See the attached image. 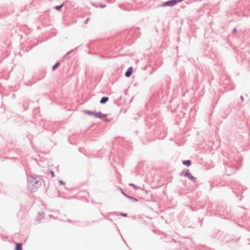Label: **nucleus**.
<instances>
[{"label":"nucleus","mask_w":250,"mask_h":250,"mask_svg":"<svg viewBox=\"0 0 250 250\" xmlns=\"http://www.w3.org/2000/svg\"><path fill=\"white\" fill-rule=\"evenodd\" d=\"M79 47H77L76 48H75L74 49H72L71 50H70L69 51H68L64 56H63V58H65L66 57V56H68L70 53L73 52L74 50H77V48H78Z\"/></svg>","instance_id":"obj_21"},{"label":"nucleus","mask_w":250,"mask_h":250,"mask_svg":"<svg viewBox=\"0 0 250 250\" xmlns=\"http://www.w3.org/2000/svg\"><path fill=\"white\" fill-rule=\"evenodd\" d=\"M120 190H121L122 193L125 197V195H127V194L124 192L122 188H120Z\"/></svg>","instance_id":"obj_30"},{"label":"nucleus","mask_w":250,"mask_h":250,"mask_svg":"<svg viewBox=\"0 0 250 250\" xmlns=\"http://www.w3.org/2000/svg\"><path fill=\"white\" fill-rule=\"evenodd\" d=\"M161 63H160L159 64H155L152 68V70L154 71H156L161 65Z\"/></svg>","instance_id":"obj_18"},{"label":"nucleus","mask_w":250,"mask_h":250,"mask_svg":"<svg viewBox=\"0 0 250 250\" xmlns=\"http://www.w3.org/2000/svg\"><path fill=\"white\" fill-rule=\"evenodd\" d=\"M161 63H160L159 64H155L152 68V70L154 71H156L161 65Z\"/></svg>","instance_id":"obj_17"},{"label":"nucleus","mask_w":250,"mask_h":250,"mask_svg":"<svg viewBox=\"0 0 250 250\" xmlns=\"http://www.w3.org/2000/svg\"><path fill=\"white\" fill-rule=\"evenodd\" d=\"M237 31V29L236 28H233V29L232 30V33H235V32H236Z\"/></svg>","instance_id":"obj_31"},{"label":"nucleus","mask_w":250,"mask_h":250,"mask_svg":"<svg viewBox=\"0 0 250 250\" xmlns=\"http://www.w3.org/2000/svg\"><path fill=\"white\" fill-rule=\"evenodd\" d=\"M215 215H218L222 218L229 219L227 216L231 214V208L227 205L218 204L216 206Z\"/></svg>","instance_id":"obj_2"},{"label":"nucleus","mask_w":250,"mask_h":250,"mask_svg":"<svg viewBox=\"0 0 250 250\" xmlns=\"http://www.w3.org/2000/svg\"><path fill=\"white\" fill-rule=\"evenodd\" d=\"M15 250H22V244L21 243H16Z\"/></svg>","instance_id":"obj_13"},{"label":"nucleus","mask_w":250,"mask_h":250,"mask_svg":"<svg viewBox=\"0 0 250 250\" xmlns=\"http://www.w3.org/2000/svg\"><path fill=\"white\" fill-rule=\"evenodd\" d=\"M79 47H77L76 48H75L74 49H72L71 50H70L69 51H68L64 56H63V58H65L66 57V56H68L70 53L73 52L74 50H77V48H78Z\"/></svg>","instance_id":"obj_22"},{"label":"nucleus","mask_w":250,"mask_h":250,"mask_svg":"<svg viewBox=\"0 0 250 250\" xmlns=\"http://www.w3.org/2000/svg\"><path fill=\"white\" fill-rule=\"evenodd\" d=\"M154 71L153 70H152H152H151V71L149 72V74H150V75H151V74L153 73V72H154Z\"/></svg>","instance_id":"obj_34"},{"label":"nucleus","mask_w":250,"mask_h":250,"mask_svg":"<svg viewBox=\"0 0 250 250\" xmlns=\"http://www.w3.org/2000/svg\"><path fill=\"white\" fill-rule=\"evenodd\" d=\"M233 192H234V193H235V194H236V196H238V195L236 194V192H235V191H234Z\"/></svg>","instance_id":"obj_36"},{"label":"nucleus","mask_w":250,"mask_h":250,"mask_svg":"<svg viewBox=\"0 0 250 250\" xmlns=\"http://www.w3.org/2000/svg\"><path fill=\"white\" fill-rule=\"evenodd\" d=\"M125 197L128 198L129 200H130L132 202H135L138 201V199L136 198L129 196L128 195H125Z\"/></svg>","instance_id":"obj_12"},{"label":"nucleus","mask_w":250,"mask_h":250,"mask_svg":"<svg viewBox=\"0 0 250 250\" xmlns=\"http://www.w3.org/2000/svg\"><path fill=\"white\" fill-rule=\"evenodd\" d=\"M102 120H103L105 122H106V123L109 122L111 120V119H108L106 117H104V118L102 119Z\"/></svg>","instance_id":"obj_25"},{"label":"nucleus","mask_w":250,"mask_h":250,"mask_svg":"<svg viewBox=\"0 0 250 250\" xmlns=\"http://www.w3.org/2000/svg\"><path fill=\"white\" fill-rule=\"evenodd\" d=\"M60 62H57L52 66V70L54 71L55 69H56L60 65Z\"/></svg>","instance_id":"obj_14"},{"label":"nucleus","mask_w":250,"mask_h":250,"mask_svg":"<svg viewBox=\"0 0 250 250\" xmlns=\"http://www.w3.org/2000/svg\"><path fill=\"white\" fill-rule=\"evenodd\" d=\"M59 183L61 185H65V183L63 181H62V180H60L59 181Z\"/></svg>","instance_id":"obj_27"},{"label":"nucleus","mask_w":250,"mask_h":250,"mask_svg":"<svg viewBox=\"0 0 250 250\" xmlns=\"http://www.w3.org/2000/svg\"><path fill=\"white\" fill-rule=\"evenodd\" d=\"M239 200V201H241L242 200V198H240Z\"/></svg>","instance_id":"obj_39"},{"label":"nucleus","mask_w":250,"mask_h":250,"mask_svg":"<svg viewBox=\"0 0 250 250\" xmlns=\"http://www.w3.org/2000/svg\"><path fill=\"white\" fill-rule=\"evenodd\" d=\"M28 102H24L23 103V107L25 109V110H26L28 108Z\"/></svg>","instance_id":"obj_24"},{"label":"nucleus","mask_w":250,"mask_h":250,"mask_svg":"<svg viewBox=\"0 0 250 250\" xmlns=\"http://www.w3.org/2000/svg\"><path fill=\"white\" fill-rule=\"evenodd\" d=\"M161 63H160L159 64H155L152 68V70L154 71H156L161 65Z\"/></svg>","instance_id":"obj_19"},{"label":"nucleus","mask_w":250,"mask_h":250,"mask_svg":"<svg viewBox=\"0 0 250 250\" xmlns=\"http://www.w3.org/2000/svg\"><path fill=\"white\" fill-rule=\"evenodd\" d=\"M178 3L177 0H169L158 5V7L173 6Z\"/></svg>","instance_id":"obj_4"},{"label":"nucleus","mask_w":250,"mask_h":250,"mask_svg":"<svg viewBox=\"0 0 250 250\" xmlns=\"http://www.w3.org/2000/svg\"><path fill=\"white\" fill-rule=\"evenodd\" d=\"M50 173H51V176H52V177H54L55 176V174H54V171H53L51 170V171H50Z\"/></svg>","instance_id":"obj_29"},{"label":"nucleus","mask_w":250,"mask_h":250,"mask_svg":"<svg viewBox=\"0 0 250 250\" xmlns=\"http://www.w3.org/2000/svg\"><path fill=\"white\" fill-rule=\"evenodd\" d=\"M89 18H87V19H86V20L84 21V23L85 24L87 23V21H89Z\"/></svg>","instance_id":"obj_32"},{"label":"nucleus","mask_w":250,"mask_h":250,"mask_svg":"<svg viewBox=\"0 0 250 250\" xmlns=\"http://www.w3.org/2000/svg\"><path fill=\"white\" fill-rule=\"evenodd\" d=\"M91 223L90 222H86L84 223V225H83V226H86L87 225H91Z\"/></svg>","instance_id":"obj_28"},{"label":"nucleus","mask_w":250,"mask_h":250,"mask_svg":"<svg viewBox=\"0 0 250 250\" xmlns=\"http://www.w3.org/2000/svg\"><path fill=\"white\" fill-rule=\"evenodd\" d=\"M107 114H103L101 112H96L95 111V117L99 118L100 119L104 118V117H106Z\"/></svg>","instance_id":"obj_6"},{"label":"nucleus","mask_w":250,"mask_h":250,"mask_svg":"<svg viewBox=\"0 0 250 250\" xmlns=\"http://www.w3.org/2000/svg\"><path fill=\"white\" fill-rule=\"evenodd\" d=\"M44 212H41V213H39L38 214V217L39 218V220L41 219H43L44 217Z\"/></svg>","instance_id":"obj_15"},{"label":"nucleus","mask_w":250,"mask_h":250,"mask_svg":"<svg viewBox=\"0 0 250 250\" xmlns=\"http://www.w3.org/2000/svg\"><path fill=\"white\" fill-rule=\"evenodd\" d=\"M63 5V3H62V4H61L60 5L55 6L54 8L58 11H60L61 10V9L62 8Z\"/></svg>","instance_id":"obj_16"},{"label":"nucleus","mask_w":250,"mask_h":250,"mask_svg":"<svg viewBox=\"0 0 250 250\" xmlns=\"http://www.w3.org/2000/svg\"><path fill=\"white\" fill-rule=\"evenodd\" d=\"M132 72H133V68H132V67L130 66L127 69V70L125 72V75L126 77H129L132 75Z\"/></svg>","instance_id":"obj_7"},{"label":"nucleus","mask_w":250,"mask_h":250,"mask_svg":"<svg viewBox=\"0 0 250 250\" xmlns=\"http://www.w3.org/2000/svg\"><path fill=\"white\" fill-rule=\"evenodd\" d=\"M79 151H82V150H81V148H79Z\"/></svg>","instance_id":"obj_38"},{"label":"nucleus","mask_w":250,"mask_h":250,"mask_svg":"<svg viewBox=\"0 0 250 250\" xmlns=\"http://www.w3.org/2000/svg\"><path fill=\"white\" fill-rule=\"evenodd\" d=\"M238 158L237 160H234V162H231V164H229L228 163H225L226 173L227 175H230L235 172L237 169H238V166L236 164V162L238 161Z\"/></svg>","instance_id":"obj_3"},{"label":"nucleus","mask_w":250,"mask_h":250,"mask_svg":"<svg viewBox=\"0 0 250 250\" xmlns=\"http://www.w3.org/2000/svg\"><path fill=\"white\" fill-rule=\"evenodd\" d=\"M109 98L108 97L104 96L101 99L100 103L101 104H105L107 102Z\"/></svg>","instance_id":"obj_9"},{"label":"nucleus","mask_w":250,"mask_h":250,"mask_svg":"<svg viewBox=\"0 0 250 250\" xmlns=\"http://www.w3.org/2000/svg\"><path fill=\"white\" fill-rule=\"evenodd\" d=\"M79 47H77L76 48H75L74 49H72L71 50H70L69 51H68L64 56H63V58H65L66 57V56H68L70 53L73 52L74 50H77V48H78Z\"/></svg>","instance_id":"obj_20"},{"label":"nucleus","mask_w":250,"mask_h":250,"mask_svg":"<svg viewBox=\"0 0 250 250\" xmlns=\"http://www.w3.org/2000/svg\"><path fill=\"white\" fill-rule=\"evenodd\" d=\"M182 164L187 167H189L191 165V161L190 160H184Z\"/></svg>","instance_id":"obj_11"},{"label":"nucleus","mask_w":250,"mask_h":250,"mask_svg":"<svg viewBox=\"0 0 250 250\" xmlns=\"http://www.w3.org/2000/svg\"><path fill=\"white\" fill-rule=\"evenodd\" d=\"M120 215L123 216V217H127V214L126 213H124V212H121L120 213Z\"/></svg>","instance_id":"obj_26"},{"label":"nucleus","mask_w":250,"mask_h":250,"mask_svg":"<svg viewBox=\"0 0 250 250\" xmlns=\"http://www.w3.org/2000/svg\"><path fill=\"white\" fill-rule=\"evenodd\" d=\"M83 112L84 113L89 116H95V111H90L89 110H83Z\"/></svg>","instance_id":"obj_10"},{"label":"nucleus","mask_w":250,"mask_h":250,"mask_svg":"<svg viewBox=\"0 0 250 250\" xmlns=\"http://www.w3.org/2000/svg\"><path fill=\"white\" fill-rule=\"evenodd\" d=\"M0 237L1 238H2V239H3V236H2V235L0 234Z\"/></svg>","instance_id":"obj_35"},{"label":"nucleus","mask_w":250,"mask_h":250,"mask_svg":"<svg viewBox=\"0 0 250 250\" xmlns=\"http://www.w3.org/2000/svg\"><path fill=\"white\" fill-rule=\"evenodd\" d=\"M240 98L242 101H244V97L242 95L241 96Z\"/></svg>","instance_id":"obj_33"},{"label":"nucleus","mask_w":250,"mask_h":250,"mask_svg":"<svg viewBox=\"0 0 250 250\" xmlns=\"http://www.w3.org/2000/svg\"><path fill=\"white\" fill-rule=\"evenodd\" d=\"M122 238H123L122 237ZM123 239V240H124V242H125V244H126V242L125 241V240L124 239Z\"/></svg>","instance_id":"obj_37"},{"label":"nucleus","mask_w":250,"mask_h":250,"mask_svg":"<svg viewBox=\"0 0 250 250\" xmlns=\"http://www.w3.org/2000/svg\"><path fill=\"white\" fill-rule=\"evenodd\" d=\"M129 186L133 187L134 188V189L135 190H137V189H138V188H139V187H138L137 186H136L135 184H134L133 183L129 184Z\"/></svg>","instance_id":"obj_23"},{"label":"nucleus","mask_w":250,"mask_h":250,"mask_svg":"<svg viewBox=\"0 0 250 250\" xmlns=\"http://www.w3.org/2000/svg\"><path fill=\"white\" fill-rule=\"evenodd\" d=\"M91 4L96 7H100L101 8H104V7H106V5L104 4H103V3H91Z\"/></svg>","instance_id":"obj_8"},{"label":"nucleus","mask_w":250,"mask_h":250,"mask_svg":"<svg viewBox=\"0 0 250 250\" xmlns=\"http://www.w3.org/2000/svg\"><path fill=\"white\" fill-rule=\"evenodd\" d=\"M27 186L31 191H34L40 188L42 184L43 180L40 176L36 175H31L27 174Z\"/></svg>","instance_id":"obj_1"},{"label":"nucleus","mask_w":250,"mask_h":250,"mask_svg":"<svg viewBox=\"0 0 250 250\" xmlns=\"http://www.w3.org/2000/svg\"><path fill=\"white\" fill-rule=\"evenodd\" d=\"M180 175V176L184 175L185 177H187L188 179H189L194 183H195L196 182V178L192 175L189 169H187L184 174H183V172H181Z\"/></svg>","instance_id":"obj_5"}]
</instances>
